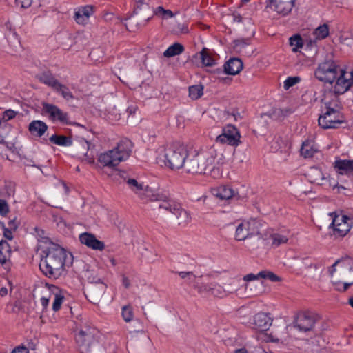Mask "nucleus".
Here are the masks:
<instances>
[{"instance_id": "nucleus-1", "label": "nucleus", "mask_w": 353, "mask_h": 353, "mask_svg": "<svg viewBox=\"0 0 353 353\" xmlns=\"http://www.w3.org/2000/svg\"><path fill=\"white\" fill-rule=\"evenodd\" d=\"M41 245V259L39 269L46 277L50 279H58L65 271V264L68 254L70 253L59 245L53 243L48 238H43Z\"/></svg>"}, {"instance_id": "nucleus-2", "label": "nucleus", "mask_w": 353, "mask_h": 353, "mask_svg": "<svg viewBox=\"0 0 353 353\" xmlns=\"http://www.w3.org/2000/svg\"><path fill=\"white\" fill-rule=\"evenodd\" d=\"M315 77L325 83L332 84L340 80L353 83V72L347 73L333 60L325 61L319 64L314 71Z\"/></svg>"}, {"instance_id": "nucleus-3", "label": "nucleus", "mask_w": 353, "mask_h": 353, "mask_svg": "<svg viewBox=\"0 0 353 353\" xmlns=\"http://www.w3.org/2000/svg\"><path fill=\"white\" fill-rule=\"evenodd\" d=\"M215 151L210 150L206 152L197 154L186 161V172L191 174H208L215 169Z\"/></svg>"}, {"instance_id": "nucleus-4", "label": "nucleus", "mask_w": 353, "mask_h": 353, "mask_svg": "<svg viewBox=\"0 0 353 353\" xmlns=\"http://www.w3.org/2000/svg\"><path fill=\"white\" fill-rule=\"evenodd\" d=\"M188 156V150L182 143L173 142L165 148L163 161L165 166L170 170H179L185 167Z\"/></svg>"}, {"instance_id": "nucleus-5", "label": "nucleus", "mask_w": 353, "mask_h": 353, "mask_svg": "<svg viewBox=\"0 0 353 353\" xmlns=\"http://www.w3.org/2000/svg\"><path fill=\"white\" fill-rule=\"evenodd\" d=\"M353 83H347L346 81L340 80L336 82L334 85L324 91L323 97L321 99L325 105V109L333 108L336 110H341L342 105L339 99V96L345 93Z\"/></svg>"}, {"instance_id": "nucleus-6", "label": "nucleus", "mask_w": 353, "mask_h": 353, "mask_svg": "<svg viewBox=\"0 0 353 353\" xmlns=\"http://www.w3.org/2000/svg\"><path fill=\"white\" fill-rule=\"evenodd\" d=\"M97 330L88 325L82 327L79 333L75 336L76 343L81 352L87 353H95L99 346L94 336Z\"/></svg>"}, {"instance_id": "nucleus-7", "label": "nucleus", "mask_w": 353, "mask_h": 353, "mask_svg": "<svg viewBox=\"0 0 353 353\" xmlns=\"http://www.w3.org/2000/svg\"><path fill=\"white\" fill-rule=\"evenodd\" d=\"M265 226V223L257 219H250L243 221L238 225L235 232L236 241H244L247 238L253 236H260L262 238L261 230Z\"/></svg>"}, {"instance_id": "nucleus-8", "label": "nucleus", "mask_w": 353, "mask_h": 353, "mask_svg": "<svg viewBox=\"0 0 353 353\" xmlns=\"http://www.w3.org/2000/svg\"><path fill=\"white\" fill-rule=\"evenodd\" d=\"M340 265L342 277L350 280L349 282L343 283L342 292H345L353 285V258L347 256L337 260L330 268V274L333 278V273L335 272L336 265Z\"/></svg>"}, {"instance_id": "nucleus-9", "label": "nucleus", "mask_w": 353, "mask_h": 353, "mask_svg": "<svg viewBox=\"0 0 353 353\" xmlns=\"http://www.w3.org/2000/svg\"><path fill=\"white\" fill-rule=\"evenodd\" d=\"M318 122L323 129H330L339 128V125L345 123V120L341 110L331 108L325 109V112L319 116Z\"/></svg>"}, {"instance_id": "nucleus-10", "label": "nucleus", "mask_w": 353, "mask_h": 353, "mask_svg": "<svg viewBox=\"0 0 353 353\" xmlns=\"http://www.w3.org/2000/svg\"><path fill=\"white\" fill-rule=\"evenodd\" d=\"M319 316L315 313L310 311L301 312L297 314L294 326L301 332H308L313 330Z\"/></svg>"}, {"instance_id": "nucleus-11", "label": "nucleus", "mask_w": 353, "mask_h": 353, "mask_svg": "<svg viewBox=\"0 0 353 353\" xmlns=\"http://www.w3.org/2000/svg\"><path fill=\"white\" fill-rule=\"evenodd\" d=\"M240 138L239 130L233 125H228L223 129L222 133L216 137V141L236 147L241 143Z\"/></svg>"}, {"instance_id": "nucleus-12", "label": "nucleus", "mask_w": 353, "mask_h": 353, "mask_svg": "<svg viewBox=\"0 0 353 353\" xmlns=\"http://www.w3.org/2000/svg\"><path fill=\"white\" fill-rule=\"evenodd\" d=\"M352 220L346 215H335L330 225L335 236L343 237L350 230Z\"/></svg>"}, {"instance_id": "nucleus-13", "label": "nucleus", "mask_w": 353, "mask_h": 353, "mask_svg": "<svg viewBox=\"0 0 353 353\" xmlns=\"http://www.w3.org/2000/svg\"><path fill=\"white\" fill-rule=\"evenodd\" d=\"M43 111L45 114L48 115V117L51 121H59L65 124L69 123L68 114L63 112L55 105L43 103Z\"/></svg>"}, {"instance_id": "nucleus-14", "label": "nucleus", "mask_w": 353, "mask_h": 353, "mask_svg": "<svg viewBox=\"0 0 353 353\" xmlns=\"http://www.w3.org/2000/svg\"><path fill=\"white\" fill-rule=\"evenodd\" d=\"M154 15H155L154 10H152L149 4H141L134 6V14L131 19L139 21L141 23L143 22V25H145Z\"/></svg>"}, {"instance_id": "nucleus-15", "label": "nucleus", "mask_w": 353, "mask_h": 353, "mask_svg": "<svg viewBox=\"0 0 353 353\" xmlns=\"http://www.w3.org/2000/svg\"><path fill=\"white\" fill-rule=\"evenodd\" d=\"M294 6V0H270V7L282 16L288 15Z\"/></svg>"}, {"instance_id": "nucleus-16", "label": "nucleus", "mask_w": 353, "mask_h": 353, "mask_svg": "<svg viewBox=\"0 0 353 353\" xmlns=\"http://www.w3.org/2000/svg\"><path fill=\"white\" fill-rule=\"evenodd\" d=\"M272 318L265 312H259L253 318V328L259 332H265L272 325Z\"/></svg>"}, {"instance_id": "nucleus-17", "label": "nucleus", "mask_w": 353, "mask_h": 353, "mask_svg": "<svg viewBox=\"0 0 353 353\" xmlns=\"http://www.w3.org/2000/svg\"><path fill=\"white\" fill-rule=\"evenodd\" d=\"M98 160L103 166L109 168L117 166L121 162L117 150L114 149L101 154Z\"/></svg>"}, {"instance_id": "nucleus-18", "label": "nucleus", "mask_w": 353, "mask_h": 353, "mask_svg": "<svg viewBox=\"0 0 353 353\" xmlns=\"http://www.w3.org/2000/svg\"><path fill=\"white\" fill-rule=\"evenodd\" d=\"M79 241L82 244L93 250H103L105 248V244L103 241L97 239L94 234L88 232L81 234Z\"/></svg>"}, {"instance_id": "nucleus-19", "label": "nucleus", "mask_w": 353, "mask_h": 353, "mask_svg": "<svg viewBox=\"0 0 353 353\" xmlns=\"http://www.w3.org/2000/svg\"><path fill=\"white\" fill-rule=\"evenodd\" d=\"M94 6L90 5L79 8L74 15L75 21L80 25L87 24L90 17L94 13Z\"/></svg>"}, {"instance_id": "nucleus-20", "label": "nucleus", "mask_w": 353, "mask_h": 353, "mask_svg": "<svg viewBox=\"0 0 353 353\" xmlns=\"http://www.w3.org/2000/svg\"><path fill=\"white\" fill-rule=\"evenodd\" d=\"M132 143L128 139L121 140L117 145L113 148L117 150V154H119L121 161H125L132 152Z\"/></svg>"}, {"instance_id": "nucleus-21", "label": "nucleus", "mask_w": 353, "mask_h": 353, "mask_svg": "<svg viewBox=\"0 0 353 353\" xmlns=\"http://www.w3.org/2000/svg\"><path fill=\"white\" fill-rule=\"evenodd\" d=\"M230 287L225 289L221 285L214 283L210 284L209 286H204V288L205 290H208V292L214 296L223 298L236 290V288L232 287V283H230Z\"/></svg>"}, {"instance_id": "nucleus-22", "label": "nucleus", "mask_w": 353, "mask_h": 353, "mask_svg": "<svg viewBox=\"0 0 353 353\" xmlns=\"http://www.w3.org/2000/svg\"><path fill=\"white\" fill-rule=\"evenodd\" d=\"M243 68V62L239 58H231L223 65L224 72L230 75L239 74Z\"/></svg>"}, {"instance_id": "nucleus-23", "label": "nucleus", "mask_w": 353, "mask_h": 353, "mask_svg": "<svg viewBox=\"0 0 353 353\" xmlns=\"http://www.w3.org/2000/svg\"><path fill=\"white\" fill-rule=\"evenodd\" d=\"M155 200L161 202L159 205V210L163 209L172 214H174L176 208H179V203L168 199L165 195H157Z\"/></svg>"}, {"instance_id": "nucleus-24", "label": "nucleus", "mask_w": 353, "mask_h": 353, "mask_svg": "<svg viewBox=\"0 0 353 353\" xmlns=\"http://www.w3.org/2000/svg\"><path fill=\"white\" fill-rule=\"evenodd\" d=\"M334 168L339 174L353 176V159L337 160L334 162Z\"/></svg>"}, {"instance_id": "nucleus-25", "label": "nucleus", "mask_w": 353, "mask_h": 353, "mask_svg": "<svg viewBox=\"0 0 353 353\" xmlns=\"http://www.w3.org/2000/svg\"><path fill=\"white\" fill-rule=\"evenodd\" d=\"M48 130V125L40 120L32 121L28 126V130L32 136L42 137Z\"/></svg>"}, {"instance_id": "nucleus-26", "label": "nucleus", "mask_w": 353, "mask_h": 353, "mask_svg": "<svg viewBox=\"0 0 353 353\" xmlns=\"http://www.w3.org/2000/svg\"><path fill=\"white\" fill-rule=\"evenodd\" d=\"M214 195L223 200H228L232 198H236V199H239L240 198L238 193L235 194L234 191L227 185H221L215 189Z\"/></svg>"}, {"instance_id": "nucleus-27", "label": "nucleus", "mask_w": 353, "mask_h": 353, "mask_svg": "<svg viewBox=\"0 0 353 353\" xmlns=\"http://www.w3.org/2000/svg\"><path fill=\"white\" fill-rule=\"evenodd\" d=\"M308 180L310 183L322 185L326 180L322 171L318 168H311L307 172Z\"/></svg>"}, {"instance_id": "nucleus-28", "label": "nucleus", "mask_w": 353, "mask_h": 353, "mask_svg": "<svg viewBox=\"0 0 353 353\" xmlns=\"http://www.w3.org/2000/svg\"><path fill=\"white\" fill-rule=\"evenodd\" d=\"M37 78L41 83L51 87L53 90L59 82L49 70L37 74Z\"/></svg>"}, {"instance_id": "nucleus-29", "label": "nucleus", "mask_w": 353, "mask_h": 353, "mask_svg": "<svg viewBox=\"0 0 353 353\" xmlns=\"http://www.w3.org/2000/svg\"><path fill=\"white\" fill-rule=\"evenodd\" d=\"M173 214L175 215L179 225H187L191 219L190 214L181 207V204H179V208H176Z\"/></svg>"}, {"instance_id": "nucleus-30", "label": "nucleus", "mask_w": 353, "mask_h": 353, "mask_svg": "<svg viewBox=\"0 0 353 353\" xmlns=\"http://www.w3.org/2000/svg\"><path fill=\"white\" fill-rule=\"evenodd\" d=\"M11 248L8 243L5 240L0 241V263H6L10 259Z\"/></svg>"}, {"instance_id": "nucleus-31", "label": "nucleus", "mask_w": 353, "mask_h": 353, "mask_svg": "<svg viewBox=\"0 0 353 353\" xmlns=\"http://www.w3.org/2000/svg\"><path fill=\"white\" fill-rule=\"evenodd\" d=\"M49 141L55 145L61 146H70L72 145L70 137L63 135L53 134L49 138Z\"/></svg>"}, {"instance_id": "nucleus-32", "label": "nucleus", "mask_w": 353, "mask_h": 353, "mask_svg": "<svg viewBox=\"0 0 353 353\" xmlns=\"http://www.w3.org/2000/svg\"><path fill=\"white\" fill-rule=\"evenodd\" d=\"M184 50L185 48L182 44L179 43H174L168 48V49L163 52V55L165 57H172L181 54Z\"/></svg>"}, {"instance_id": "nucleus-33", "label": "nucleus", "mask_w": 353, "mask_h": 353, "mask_svg": "<svg viewBox=\"0 0 353 353\" xmlns=\"http://www.w3.org/2000/svg\"><path fill=\"white\" fill-rule=\"evenodd\" d=\"M124 181L126 182L130 189L143 199L142 192H143V186L142 183H139L135 179L132 178H124Z\"/></svg>"}, {"instance_id": "nucleus-34", "label": "nucleus", "mask_w": 353, "mask_h": 353, "mask_svg": "<svg viewBox=\"0 0 353 353\" xmlns=\"http://www.w3.org/2000/svg\"><path fill=\"white\" fill-rule=\"evenodd\" d=\"M300 152L305 158H310L313 157L316 152V150L313 148V145L310 141H306L302 143Z\"/></svg>"}, {"instance_id": "nucleus-35", "label": "nucleus", "mask_w": 353, "mask_h": 353, "mask_svg": "<svg viewBox=\"0 0 353 353\" xmlns=\"http://www.w3.org/2000/svg\"><path fill=\"white\" fill-rule=\"evenodd\" d=\"M54 90L61 94V96L67 101H69L74 98V96L72 93L70 91L69 88L66 85L61 83L60 82H59L57 86L54 88Z\"/></svg>"}, {"instance_id": "nucleus-36", "label": "nucleus", "mask_w": 353, "mask_h": 353, "mask_svg": "<svg viewBox=\"0 0 353 353\" xmlns=\"http://www.w3.org/2000/svg\"><path fill=\"white\" fill-rule=\"evenodd\" d=\"M203 93V86L201 84L194 85L189 87V96L192 99H199Z\"/></svg>"}, {"instance_id": "nucleus-37", "label": "nucleus", "mask_w": 353, "mask_h": 353, "mask_svg": "<svg viewBox=\"0 0 353 353\" xmlns=\"http://www.w3.org/2000/svg\"><path fill=\"white\" fill-rule=\"evenodd\" d=\"M314 34L318 39H323L326 38L329 34V28L327 24H323L315 29Z\"/></svg>"}, {"instance_id": "nucleus-38", "label": "nucleus", "mask_w": 353, "mask_h": 353, "mask_svg": "<svg viewBox=\"0 0 353 353\" xmlns=\"http://www.w3.org/2000/svg\"><path fill=\"white\" fill-rule=\"evenodd\" d=\"M201 59L202 63L205 66H212L215 64L214 59L210 56L206 48H203L201 52Z\"/></svg>"}, {"instance_id": "nucleus-39", "label": "nucleus", "mask_w": 353, "mask_h": 353, "mask_svg": "<svg viewBox=\"0 0 353 353\" xmlns=\"http://www.w3.org/2000/svg\"><path fill=\"white\" fill-rule=\"evenodd\" d=\"M290 45L292 47V51L296 52L303 47V39L299 34L294 35L289 39Z\"/></svg>"}, {"instance_id": "nucleus-40", "label": "nucleus", "mask_w": 353, "mask_h": 353, "mask_svg": "<svg viewBox=\"0 0 353 353\" xmlns=\"http://www.w3.org/2000/svg\"><path fill=\"white\" fill-rule=\"evenodd\" d=\"M272 240V245L274 247H278L281 244L286 243L288 241V238L286 236L274 233L270 236Z\"/></svg>"}, {"instance_id": "nucleus-41", "label": "nucleus", "mask_w": 353, "mask_h": 353, "mask_svg": "<svg viewBox=\"0 0 353 353\" xmlns=\"http://www.w3.org/2000/svg\"><path fill=\"white\" fill-rule=\"evenodd\" d=\"M264 115L275 121L283 120L281 108H272L269 112L265 113Z\"/></svg>"}, {"instance_id": "nucleus-42", "label": "nucleus", "mask_w": 353, "mask_h": 353, "mask_svg": "<svg viewBox=\"0 0 353 353\" xmlns=\"http://www.w3.org/2000/svg\"><path fill=\"white\" fill-rule=\"evenodd\" d=\"M259 276H260L262 279H268L272 282L281 281V279L279 276L270 271H261L259 272Z\"/></svg>"}, {"instance_id": "nucleus-43", "label": "nucleus", "mask_w": 353, "mask_h": 353, "mask_svg": "<svg viewBox=\"0 0 353 353\" xmlns=\"http://www.w3.org/2000/svg\"><path fill=\"white\" fill-rule=\"evenodd\" d=\"M154 14L157 16L161 17L163 19H168L174 16L170 10H165L161 6H159L154 10Z\"/></svg>"}, {"instance_id": "nucleus-44", "label": "nucleus", "mask_w": 353, "mask_h": 353, "mask_svg": "<svg viewBox=\"0 0 353 353\" xmlns=\"http://www.w3.org/2000/svg\"><path fill=\"white\" fill-rule=\"evenodd\" d=\"M177 274L183 279H185L189 283H195L196 276L192 272H178Z\"/></svg>"}, {"instance_id": "nucleus-45", "label": "nucleus", "mask_w": 353, "mask_h": 353, "mask_svg": "<svg viewBox=\"0 0 353 353\" xmlns=\"http://www.w3.org/2000/svg\"><path fill=\"white\" fill-rule=\"evenodd\" d=\"M122 316L125 321L130 322L133 318L132 309L130 306H124L122 308Z\"/></svg>"}, {"instance_id": "nucleus-46", "label": "nucleus", "mask_w": 353, "mask_h": 353, "mask_svg": "<svg viewBox=\"0 0 353 353\" xmlns=\"http://www.w3.org/2000/svg\"><path fill=\"white\" fill-rule=\"evenodd\" d=\"M301 79L299 77H290L284 81V88L288 90L290 88L294 86L300 81Z\"/></svg>"}, {"instance_id": "nucleus-47", "label": "nucleus", "mask_w": 353, "mask_h": 353, "mask_svg": "<svg viewBox=\"0 0 353 353\" xmlns=\"http://www.w3.org/2000/svg\"><path fill=\"white\" fill-rule=\"evenodd\" d=\"M63 296L60 294H56L54 296V300L52 304V310L54 312L58 311L61 308V305L63 301Z\"/></svg>"}, {"instance_id": "nucleus-48", "label": "nucleus", "mask_w": 353, "mask_h": 353, "mask_svg": "<svg viewBox=\"0 0 353 353\" xmlns=\"http://www.w3.org/2000/svg\"><path fill=\"white\" fill-rule=\"evenodd\" d=\"M251 39L250 38H241L236 39L234 41V48L241 49L243 47L247 46L250 44Z\"/></svg>"}, {"instance_id": "nucleus-49", "label": "nucleus", "mask_w": 353, "mask_h": 353, "mask_svg": "<svg viewBox=\"0 0 353 353\" xmlns=\"http://www.w3.org/2000/svg\"><path fill=\"white\" fill-rule=\"evenodd\" d=\"M9 212V206L7 201L4 199H0V214L5 216Z\"/></svg>"}, {"instance_id": "nucleus-50", "label": "nucleus", "mask_w": 353, "mask_h": 353, "mask_svg": "<svg viewBox=\"0 0 353 353\" xmlns=\"http://www.w3.org/2000/svg\"><path fill=\"white\" fill-rule=\"evenodd\" d=\"M17 114V112H14V110H6L4 112H3V118L2 119L4 121H9L13 118L15 117Z\"/></svg>"}, {"instance_id": "nucleus-51", "label": "nucleus", "mask_w": 353, "mask_h": 353, "mask_svg": "<svg viewBox=\"0 0 353 353\" xmlns=\"http://www.w3.org/2000/svg\"><path fill=\"white\" fill-rule=\"evenodd\" d=\"M1 225H2L3 229V236L8 240H12L13 239L12 232L14 230H11L9 228H6L4 225V223H1Z\"/></svg>"}, {"instance_id": "nucleus-52", "label": "nucleus", "mask_w": 353, "mask_h": 353, "mask_svg": "<svg viewBox=\"0 0 353 353\" xmlns=\"http://www.w3.org/2000/svg\"><path fill=\"white\" fill-rule=\"evenodd\" d=\"M33 0H15L16 3L21 8H28L31 6Z\"/></svg>"}, {"instance_id": "nucleus-53", "label": "nucleus", "mask_w": 353, "mask_h": 353, "mask_svg": "<svg viewBox=\"0 0 353 353\" xmlns=\"http://www.w3.org/2000/svg\"><path fill=\"white\" fill-rule=\"evenodd\" d=\"M301 265L305 267V268H312V267L314 268L315 269L317 268L316 265L313 264L310 261V259L309 258L302 259Z\"/></svg>"}, {"instance_id": "nucleus-54", "label": "nucleus", "mask_w": 353, "mask_h": 353, "mask_svg": "<svg viewBox=\"0 0 353 353\" xmlns=\"http://www.w3.org/2000/svg\"><path fill=\"white\" fill-rule=\"evenodd\" d=\"M8 228L11 230H13L14 231L17 230L19 225V222L17 221V217H14L12 219H10V221L8 223Z\"/></svg>"}, {"instance_id": "nucleus-55", "label": "nucleus", "mask_w": 353, "mask_h": 353, "mask_svg": "<svg viewBox=\"0 0 353 353\" xmlns=\"http://www.w3.org/2000/svg\"><path fill=\"white\" fill-rule=\"evenodd\" d=\"M259 278H261V276H259V273L257 274H254L250 273V274L245 275L243 276V280L245 281H248H248H254V280H256Z\"/></svg>"}, {"instance_id": "nucleus-56", "label": "nucleus", "mask_w": 353, "mask_h": 353, "mask_svg": "<svg viewBox=\"0 0 353 353\" xmlns=\"http://www.w3.org/2000/svg\"><path fill=\"white\" fill-rule=\"evenodd\" d=\"M174 31L177 33H187L188 32V27L184 24H178Z\"/></svg>"}, {"instance_id": "nucleus-57", "label": "nucleus", "mask_w": 353, "mask_h": 353, "mask_svg": "<svg viewBox=\"0 0 353 353\" xmlns=\"http://www.w3.org/2000/svg\"><path fill=\"white\" fill-rule=\"evenodd\" d=\"M282 111V117L284 119L285 117H288L290 114L293 113L294 110L291 108H285L281 109Z\"/></svg>"}, {"instance_id": "nucleus-58", "label": "nucleus", "mask_w": 353, "mask_h": 353, "mask_svg": "<svg viewBox=\"0 0 353 353\" xmlns=\"http://www.w3.org/2000/svg\"><path fill=\"white\" fill-rule=\"evenodd\" d=\"M11 353H28V350L24 346L15 347Z\"/></svg>"}, {"instance_id": "nucleus-59", "label": "nucleus", "mask_w": 353, "mask_h": 353, "mask_svg": "<svg viewBox=\"0 0 353 353\" xmlns=\"http://www.w3.org/2000/svg\"><path fill=\"white\" fill-rule=\"evenodd\" d=\"M332 279V282L333 285L335 286L336 290H338V291L342 292L343 283H341V281L335 280L334 276Z\"/></svg>"}, {"instance_id": "nucleus-60", "label": "nucleus", "mask_w": 353, "mask_h": 353, "mask_svg": "<svg viewBox=\"0 0 353 353\" xmlns=\"http://www.w3.org/2000/svg\"><path fill=\"white\" fill-rule=\"evenodd\" d=\"M194 283V288L197 290L199 293H202L203 292H208V290H205L204 286H209V285H199L197 283Z\"/></svg>"}, {"instance_id": "nucleus-61", "label": "nucleus", "mask_w": 353, "mask_h": 353, "mask_svg": "<svg viewBox=\"0 0 353 353\" xmlns=\"http://www.w3.org/2000/svg\"><path fill=\"white\" fill-rule=\"evenodd\" d=\"M49 301H50V297L43 296L41 298L40 301H41V303L43 309H46L47 307V306L48 305V303H49Z\"/></svg>"}, {"instance_id": "nucleus-62", "label": "nucleus", "mask_w": 353, "mask_h": 353, "mask_svg": "<svg viewBox=\"0 0 353 353\" xmlns=\"http://www.w3.org/2000/svg\"><path fill=\"white\" fill-rule=\"evenodd\" d=\"M83 144H84V146H83V149L81 150V154H86L88 149L90 148V143L87 141H84Z\"/></svg>"}, {"instance_id": "nucleus-63", "label": "nucleus", "mask_w": 353, "mask_h": 353, "mask_svg": "<svg viewBox=\"0 0 353 353\" xmlns=\"http://www.w3.org/2000/svg\"><path fill=\"white\" fill-rule=\"evenodd\" d=\"M122 283L125 288H128L130 286V281L128 277L123 276L122 279Z\"/></svg>"}, {"instance_id": "nucleus-64", "label": "nucleus", "mask_w": 353, "mask_h": 353, "mask_svg": "<svg viewBox=\"0 0 353 353\" xmlns=\"http://www.w3.org/2000/svg\"><path fill=\"white\" fill-rule=\"evenodd\" d=\"M233 17H234V22H237V23H241L242 22V17L241 16V14H236V13H234L233 14Z\"/></svg>"}]
</instances>
